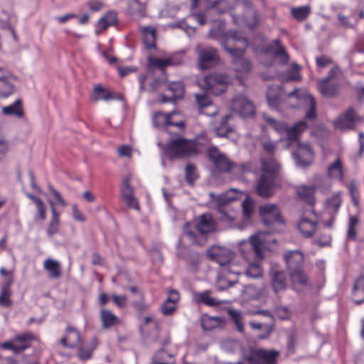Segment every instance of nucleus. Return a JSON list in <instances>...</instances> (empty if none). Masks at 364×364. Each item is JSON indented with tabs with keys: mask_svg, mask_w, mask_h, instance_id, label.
<instances>
[{
	"mask_svg": "<svg viewBox=\"0 0 364 364\" xmlns=\"http://www.w3.org/2000/svg\"><path fill=\"white\" fill-rule=\"evenodd\" d=\"M260 168L262 173L257 182L256 191L259 196L269 198L275 193L282 165L272 156H269L260 159Z\"/></svg>",
	"mask_w": 364,
	"mask_h": 364,
	"instance_id": "nucleus-1",
	"label": "nucleus"
},
{
	"mask_svg": "<svg viewBox=\"0 0 364 364\" xmlns=\"http://www.w3.org/2000/svg\"><path fill=\"white\" fill-rule=\"evenodd\" d=\"M208 257L217 262L223 274H235L236 276L242 274L240 264L233 259V252L225 247L213 245L207 250Z\"/></svg>",
	"mask_w": 364,
	"mask_h": 364,
	"instance_id": "nucleus-2",
	"label": "nucleus"
},
{
	"mask_svg": "<svg viewBox=\"0 0 364 364\" xmlns=\"http://www.w3.org/2000/svg\"><path fill=\"white\" fill-rule=\"evenodd\" d=\"M215 223L210 214H203L196 225L195 230L188 229V224L183 227V234L193 245L202 246L206 240L205 235L215 230Z\"/></svg>",
	"mask_w": 364,
	"mask_h": 364,
	"instance_id": "nucleus-3",
	"label": "nucleus"
},
{
	"mask_svg": "<svg viewBox=\"0 0 364 364\" xmlns=\"http://www.w3.org/2000/svg\"><path fill=\"white\" fill-rule=\"evenodd\" d=\"M264 119L278 134L286 136V139L289 142L288 145L291 144L293 141H297L300 138L301 134L308 127L307 123L305 121H299L292 127H289L287 122L277 121L265 114H264Z\"/></svg>",
	"mask_w": 364,
	"mask_h": 364,
	"instance_id": "nucleus-4",
	"label": "nucleus"
},
{
	"mask_svg": "<svg viewBox=\"0 0 364 364\" xmlns=\"http://www.w3.org/2000/svg\"><path fill=\"white\" fill-rule=\"evenodd\" d=\"M248 46L247 39L238 31L230 30L225 32L221 39V47L231 56H236L245 53Z\"/></svg>",
	"mask_w": 364,
	"mask_h": 364,
	"instance_id": "nucleus-5",
	"label": "nucleus"
},
{
	"mask_svg": "<svg viewBox=\"0 0 364 364\" xmlns=\"http://www.w3.org/2000/svg\"><path fill=\"white\" fill-rule=\"evenodd\" d=\"M165 151L171 156L184 158L196 154L198 147L194 140L178 137L168 143Z\"/></svg>",
	"mask_w": 364,
	"mask_h": 364,
	"instance_id": "nucleus-6",
	"label": "nucleus"
},
{
	"mask_svg": "<svg viewBox=\"0 0 364 364\" xmlns=\"http://www.w3.org/2000/svg\"><path fill=\"white\" fill-rule=\"evenodd\" d=\"M230 83V77L222 73H211L204 78V87L206 92L216 96L225 92Z\"/></svg>",
	"mask_w": 364,
	"mask_h": 364,
	"instance_id": "nucleus-7",
	"label": "nucleus"
},
{
	"mask_svg": "<svg viewBox=\"0 0 364 364\" xmlns=\"http://www.w3.org/2000/svg\"><path fill=\"white\" fill-rule=\"evenodd\" d=\"M267 234L265 232H259L250 237L249 241H242L240 243V249L244 257H246V252L243 247L250 246L251 250L254 252L255 256L262 259L264 257L263 251L267 248Z\"/></svg>",
	"mask_w": 364,
	"mask_h": 364,
	"instance_id": "nucleus-8",
	"label": "nucleus"
},
{
	"mask_svg": "<svg viewBox=\"0 0 364 364\" xmlns=\"http://www.w3.org/2000/svg\"><path fill=\"white\" fill-rule=\"evenodd\" d=\"M296 144V149L292 153V157L298 167L306 168L310 166L313 161L314 152L309 143H302L299 141H293Z\"/></svg>",
	"mask_w": 364,
	"mask_h": 364,
	"instance_id": "nucleus-9",
	"label": "nucleus"
},
{
	"mask_svg": "<svg viewBox=\"0 0 364 364\" xmlns=\"http://www.w3.org/2000/svg\"><path fill=\"white\" fill-rule=\"evenodd\" d=\"M34 339L35 336L32 333H24L16 336L11 341L2 343L1 347L14 353H20L30 348L31 341Z\"/></svg>",
	"mask_w": 364,
	"mask_h": 364,
	"instance_id": "nucleus-10",
	"label": "nucleus"
},
{
	"mask_svg": "<svg viewBox=\"0 0 364 364\" xmlns=\"http://www.w3.org/2000/svg\"><path fill=\"white\" fill-rule=\"evenodd\" d=\"M279 355L277 350L257 348L252 350L247 359L255 364H276Z\"/></svg>",
	"mask_w": 364,
	"mask_h": 364,
	"instance_id": "nucleus-11",
	"label": "nucleus"
},
{
	"mask_svg": "<svg viewBox=\"0 0 364 364\" xmlns=\"http://www.w3.org/2000/svg\"><path fill=\"white\" fill-rule=\"evenodd\" d=\"M232 111L241 117H250L255 114V106L245 95H237L232 100Z\"/></svg>",
	"mask_w": 364,
	"mask_h": 364,
	"instance_id": "nucleus-12",
	"label": "nucleus"
},
{
	"mask_svg": "<svg viewBox=\"0 0 364 364\" xmlns=\"http://www.w3.org/2000/svg\"><path fill=\"white\" fill-rule=\"evenodd\" d=\"M198 67L200 70H206L216 65L220 58L218 50L210 46L198 48Z\"/></svg>",
	"mask_w": 364,
	"mask_h": 364,
	"instance_id": "nucleus-13",
	"label": "nucleus"
},
{
	"mask_svg": "<svg viewBox=\"0 0 364 364\" xmlns=\"http://www.w3.org/2000/svg\"><path fill=\"white\" fill-rule=\"evenodd\" d=\"M336 75V70L332 68L329 70L328 76L318 80V90L323 96L328 98H333L338 95L339 85L338 83L331 82Z\"/></svg>",
	"mask_w": 364,
	"mask_h": 364,
	"instance_id": "nucleus-14",
	"label": "nucleus"
},
{
	"mask_svg": "<svg viewBox=\"0 0 364 364\" xmlns=\"http://www.w3.org/2000/svg\"><path fill=\"white\" fill-rule=\"evenodd\" d=\"M176 114L173 112L164 114L161 112L155 113L152 118L154 127L160 129H166L168 126H174L180 129L185 128V122L183 120L176 121L173 117Z\"/></svg>",
	"mask_w": 364,
	"mask_h": 364,
	"instance_id": "nucleus-15",
	"label": "nucleus"
},
{
	"mask_svg": "<svg viewBox=\"0 0 364 364\" xmlns=\"http://www.w3.org/2000/svg\"><path fill=\"white\" fill-rule=\"evenodd\" d=\"M259 215L264 224L267 226L271 225L274 223H283L281 218V213L277 205L267 203L261 205L259 209Z\"/></svg>",
	"mask_w": 364,
	"mask_h": 364,
	"instance_id": "nucleus-16",
	"label": "nucleus"
},
{
	"mask_svg": "<svg viewBox=\"0 0 364 364\" xmlns=\"http://www.w3.org/2000/svg\"><path fill=\"white\" fill-rule=\"evenodd\" d=\"M233 200V198H228L226 195L220 196L218 198L216 208L220 215V220L230 223L235 220V213L230 210V207L228 205V203Z\"/></svg>",
	"mask_w": 364,
	"mask_h": 364,
	"instance_id": "nucleus-17",
	"label": "nucleus"
},
{
	"mask_svg": "<svg viewBox=\"0 0 364 364\" xmlns=\"http://www.w3.org/2000/svg\"><path fill=\"white\" fill-rule=\"evenodd\" d=\"M283 257L287 271L304 267V256L300 250H285Z\"/></svg>",
	"mask_w": 364,
	"mask_h": 364,
	"instance_id": "nucleus-18",
	"label": "nucleus"
},
{
	"mask_svg": "<svg viewBox=\"0 0 364 364\" xmlns=\"http://www.w3.org/2000/svg\"><path fill=\"white\" fill-rule=\"evenodd\" d=\"M121 196L127 207L134 210H139V205L134 195V188L131 186L129 177L123 179L121 186Z\"/></svg>",
	"mask_w": 364,
	"mask_h": 364,
	"instance_id": "nucleus-19",
	"label": "nucleus"
},
{
	"mask_svg": "<svg viewBox=\"0 0 364 364\" xmlns=\"http://www.w3.org/2000/svg\"><path fill=\"white\" fill-rule=\"evenodd\" d=\"M356 124V114L353 108H349L347 112L338 118L334 122L335 127L341 131L353 129Z\"/></svg>",
	"mask_w": 364,
	"mask_h": 364,
	"instance_id": "nucleus-20",
	"label": "nucleus"
},
{
	"mask_svg": "<svg viewBox=\"0 0 364 364\" xmlns=\"http://www.w3.org/2000/svg\"><path fill=\"white\" fill-rule=\"evenodd\" d=\"M299 90L295 89L288 94V97H296L302 100L306 103L309 105V107L305 114V117L307 119H314L316 117V102L315 98L311 95L305 94L302 97L299 95Z\"/></svg>",
	"mask_w": 364,
	"mask_h": 364,
	"instance_id": "nucleus-21",
	"label": "nucleus"
},
{
	"mask_svg": "<svg viewBox=\"0 0 364 364\" xmlns=\"http://www.w3.org/2000/svg\"><path fill=\"white\" fill-rule=\"evenodd\" d=\"M167 91L171 93L170 95L166 97L165 95H162L161 102L163 103L168 102H175L178 99L183 97L184 92L183 84L180 81L171 82L168 85Z\"/></svg>",
	"mask_w": 364,
	"mask_h": 364,
	"instance_id": "nucleus-22",
	"label": "nucleus"
},
{
	"mask_svg": "<svg viewBox=\"0 0 364 364\" xmlns=\"http://www.w3.org/2000/svg\"><path fill=\"white\" fill-rule=\"evenodd\" d=\"M81 343L79 331L74 327L68 326L66 335L60 340V343L68 348H75Z\"/></svg>",
	"mask_w": 364,
	"mask_h": 364,
	"instance_id": "nucleus-23",
	"label": "nucleus"
},
{
	"mask_svg": "<svg viewBox=\"0 0 364 364\" xmlns=\"http://www.w3.org/2000/svg\"><path fill=\"white\" fill-rule=\"evenodd\" d=\"M182 59L176 55H173L166 58H157L149 57L148 58L149 65L163 70L168 66L178 65L182 63Z\"/></svg>",
	"mask_w": 364,
	"mask_h": 364,
	"instance_id": "nucleus-24",
	"label": "nucleus"
},
{
	"mask_svg": "<svg viewBox=\"0 0 364 364\" xmlns=\"http://www.w3.org/2000/svg\"><path fill=\"white\" fill-rule=\"evenodd\" d=\"M271 284L275 293L283 291L287 288V277L284 271L272 270L270 272Z\"/></svg>",
	"mask_w": 364,
	"mask_h": 364,
	"instance_id": "nucleus-25",
	"label": "nucleus"
},
{
	"mask_svg": "<svg viewBox=\"0 0 364 364\" xmlns=\"http://www.w3.org/2000/svg\"><path fill=\"white\" fill-rule=\"evenodd\" d=\"M266 51L268 53L273 54L274 57L279 58L282 63H287L289 60V55L279 39L274 40L273 44L269 45L266 48Z\"/></svg>",
	"mask_w": 364,
	"mask_h": 364,
	"instance_id": "nucleus-26",
	"label": "nucleus"
},
{
	"mask_svg": "<svg viewBox=\"0 0 364 364\" xmlns=\"http://www.w3.org/2000/svg\"><path fill=\"white\" fill-rule=\"evenodd\" d=\"M179 294L174 289L168 291V296L161 306L164 315H171L176 310V304L179 300Z\"/></svg>",
	"mask_w": 364,
	"mask_h": 364,
	"instance_id": "nucleus-27",
	"label": "nucleus"
},
{
	"mask_svg": "<svg viewBox=\"0 0 364 364\" xmlns=\"http://www.w3.org/2000/svg\"><path fill=\"white\" fill-rule=\"evenodd\" d=\"M210 295L211 291L209 290L201 292H194L193 294V299L196 303L203 304L208 306H216L223 303L222 301L217 300Z\"/></svg>",
	"mask_w": 364,
	"mask_h": 364,
	"instance_id": "nucleus-28",
	"label": "nucleus"
},
{
	"mask_svg": "<svg viewBox=\"0 0 364 364\" xmlns=\"http://www.w3.org/2000/svg\"><path fill=\"white\" fill-rule=\"evenodd\" d=\"M92 97L95 101H108L122 99V96L119 94L109 92L100 85L95 86Z\"/></svg>",
	"mask_w": 364,
	"mask_h": 364,
	"instance_id": "nucleus-29",
	"label": "nucleus"
},
{
	"mask_svg": "<svg viewBox=\"0 0 364 364\" xmlns=\"http://www.w3.org/2000/svg\"><path fill=\"white\" fill-rule=\"evenodd\" d=\"M11 74L6 68H0V97L6 98L14 92V86L6 80L10 77Z\"/></svg>",
	"mask_w": 364,
	"mask_h": 364,
	"instance_id": "nucleus-30",
	"label": "nucleus"
},
{
	"mask_svg": "<svg viewBox=\"0 0 364 364\" xmlns=\"http://www.w3.org/2000/svg\"><path fill=\"white\" fill-rule=\"evenodd\" d=\"M142 39L146 49L156 48V29L152 26H145L141 28Z\"/></svg>",
	"mask_w": 364,
	"mask_h": 364,
	"instance_id": "nucleus-31",
	"label": "nucleus"
},
{
	"mask_svg": "<svg viewBox=\"0 0 364 364\" xmlns=\"http://www.w3.org/2000/svg\"><path fill=\"white\" fill-rule=\"evenodd\" d=\"M49 205L51 208L52 218L48 225L46 233L48 236L50 237L59 232L60 225V213L57 212L55 208V203L53 200H48Z\"/></svg>",
	"mask_w": 364,
	"mask_h": 364,
	"instance_id": "nucleus-32",
	"label": "nucleus"
},
{
	"mask_svg": "<svg viewBox=\"0 0 364 364\" xmlns=\"http://www.w3.org/2000/svg\"><path fill=\"white\" fill-rule=\"evenodd\" d=\"M318 224L316 221L309 220L305 217L301 218L298 223V229L306 237H310L316 232Z\"/></svg>",
	"mask_w": 364,
	"mask_h": 364,
	"instance_id": "nucleus-33",
	"label": "nucleus"
},
{
	"mask_svg": "<svg viewBox=\"0 0 364 364\" xmlns=\"http://www.w3.org/2000/svg\"><path fill=\"white\" fill-rule=\"evenodd\" d=\"M327 176L331 179H338L341 181H343V164L340 159H337L333 163L328 166Z\"/></svg>",
	"mask_w": 364,
	"mask_h": 364,
	"instance_id": "nucleus-34",
	"label": "nucleus"
},
{
	"mask_svg": "<svg viewBox=\"0 0 364 364\" xmlns=\"http://www.w3.org/2000/svg\"><path fill=\"white\" fill-rule=\"evenodd\" d=\"M354 302L360 304L364 301V275L360 276L353 287Z\"/></svg>",
	"mask_w": 364,
	"mask_h": 364,
	"instance_id": "nucleus-35",
	"label": "nucleus"
},
{
	"mask_svg": "<svg viewBox=\"0 0 364 364\" xmlns=\"http://www.w3.org/2000/svg\"><path fill=\"white\" fill-rule=\"evenodd\" d=\"M44 269L48 272L49 277L52 279H58L60 275V264L59 262L52 259H47L43 263Z\"/></svg>",
	"mask_w": 364,
	"mask_h": 364,
	"instance_id": "nucleus-36",
	"label": "nucleus"
},
{
	"mask_svg": "<svg viewBox=\"0 0 364 364\" xmlns=\"http://www.w3.org/2000/svg\"><path fill=\"white\" fill-rule=\"evenodd\" d=\"M231 117L230 114H226L221 119L220 125L214 129L218 136L227 137L233 131V128L228 124V121Z\"/></svg>",
	"mask_w": 364,
	"mask_h": 364,
	"instance_id": "nucleus-37",
	"label": "nucleus"
},
{
	"mask_svg": "<svg viewBox=\"0 0 364 364\" xmlns=\"http://www.w3.org/2000/svg\"><path fill=\"white\" fill-rule=\"evenodd\" d=\"M117 22V14L114 11L107 12L103 17L99 19L97 28L101 31L106 30L109 26L115 25Z\"/></svg>",
	"mask_w": 364,
	"mask_h": 364,
	"instance_id": "nucleus-38",
	"label": "nucleus"
},
{
	"mask_svg": "<svg viewBox=\"0 0 364 364\" xmlns=\"http://www.w3.org/2000/svg\"><path fill=\"white\" fill-rule=\"evenodd\" d=\"M243 55L244 54L238 56H232L233 58L232 63L234 65V69L236 72L247 73L250 71L252 68L249 60L245 58Z\"/></svg>",
	"mask_w": 364,
	"mask_h": 364,
	"instance_id": "nucleus-39",
	"label": "nucleus"
},
{
	"mask_svg": "<svg viewBox=\"0 0 364 364\" xmlns=\"http://www.w3.org/2000/svg\"><path fill=\"white\" fill-rule=\"evenodd\" d=\"M100 318L104 328H109L119 323V318L108 309H102Z\"/></svg>",
	"mask_w": 364,
	"mask_h": 364,
	"instance_id": "nucleus-40",
	"label": "nucleus"
},
{
	"mask_svg": "<svg viewBox=\"0 0 364 364\" xmlns=\"http://www.w3.org/2000/svg\"><path fill=\"white\" fill-rule=\"evenodd\" d=\"M235 274H223L219 270V275L217 280V289L218 291H223L237 282V279H232L230 277Z\"/></svg>",
	"mask_w": 364,
	"mask_h": 364,
	"instance_id": "nucleus-41",
	"label": "nucleus"
},
{
	"mask_svg": "<svg viewBox=\"0 0 364 364\" xmlns=\"http://www.w3.org/2000/svg\"><path fill=\"white\" fill-rule=\"evenodd\" d=\"M2 112L5 115H14L18 118H21L23 116V112L21 108V100H16L13 104L4 107Z\"/></svg>",
	"mask_w": 364,
	"mask_h": 364,
	"instance_id": "nucleus-42",
	"label": "nucleus"
},
{
	"mask_svg": "<svg viewBox=\"0 0 364 364\" xmlns=\"http://www.w3.org/2000/svg\"><path fill=\"white\" fill-rule=\"evenodd\" d=\"M291 282L294 284L306 285L308 277L304 271V267L287 271Z\"/></svg>",
	"mask_w": 364,
	"mask_h": 364,
	"instance_id": "nucleus-43",
	"label": "nucleus"
},
{
	"mask_svg": "<svg viewBox=\"0 0 364 364\" xmlns=\"http://www.w3.org/2000/svg\"><path fill=\"white\" fill-rule=\"evenodd\" d=\"M221 321L220 317L204 316L201 320V326L205 331H211L220 326Z\"/></svg>",
	"mask_w": 364,
	"mask_h": 364,
	"instance_id": "nucleus-44",
	"label": "nucleus"
},
{
	"mask_svg": "<svg viewBox=\"0 0 364 364\" xmlns=\"http://www.w3.org/2000/svg\"><path fill=\"white\" fill-rule=\"evenodd\" d=\"M314 188L312 186H301L297 188L299 196L311 205L314 203Z\"/></svg>",
	"mask_w": 364,
	"mask_h": 364,
	"instance_id": "nucleus-45",
	"label": "nucleus"
},
{
	"mask_svg": "<svg viewBox=\"0 0 364 364\" xmlns=\"http://www.w3.org/2000/svg\"><path fill=\"white\" fill-rule=\"evenodd\" d=\"M156 357L159 362L162 363V364H174L176 361L174 355L172 353L166 352L164 349L158 350L152 357L151 361H154Z\"/></svg>",
	"mask_w": 364,
	"mask_h": 364,
	"instance_id": "nucleus-46",
	"label": "nucleus"
},
{
	"mask_svg": "<svg viewBox=\"0 0 364 364\" xmlns=\"http://www.w3.org/2000/svg\"><path fill=\"white\" fill-rule=\"evenodd\" d=\"M241 269H242V267ZM242 273L248 277L257 279L262 276V269L259 264L250 263L244 272L242 270Z\"/></svg>",
	"mask_w": 364,
	"mask_h": 364,
	"instance_id": "nucleus-47",
	"label": "nucleus"
},
{
	"mask_svg": "<svg viewBox=\"0 0 364 364\" xmlns=\"http://www.w3.org/2000/svg\"><path fill=\"white\" fill-rule=\"evenodd\" d=\"M311 12V8L309 6H304L300 7H294L291 10V15L297 20V21H304L305 20Z\"/></svg>",
	"mask_w": 364,
	"mask_h": 364,
	"instance_id": "nucleus-48",
	"label": "nucleus"
},
{
	"mask_svg": "<svg viewBox=\"0 0 364 364\" xmlns=\"http://www.w3.org/2000/svg\"><path fill=\"white\" fill-rule=\"evenodd\" d=\"M228 314L236 326L237 331L240 333H243L244 322L242 313L237 310L230 309L229 310Z\"/></svg>",
	"mask_w": 364,
	"mask_h": 364,
	"instance_id": "nucleus-49",
	"label": "nucleus"
},
{
	"mask_svg": "<svg viewBox=\"0 0 364 364\" xmlns=\"http://www.w3.org/2000/svg\"><path fill=\"white\" fill-rule=\"evenodd\" d=\"M213 164L221 171L230 173L233 170L234 164H232L225 155H223Z\"/></svg>",
	"mask_w": 364,
	"mask_h": 364,
	"instance_id": "nucleus-50",
	"label": "nucleus"
},
{
	"mask_svg": "<svg viewBox=\"0 0 364 364\" xmlns=\"http://www.w3.org/2000/svg\"><path fill=\"white\" fill-rule=\"evenodd\" d=\"M278 141H273L268 137L263 138L261 141L262 149L269 156H272L277 148Z\"/></svg>",
	"mask_w": 364,
	"mask_h": 364,
	"instance_id": "nucleus-51",
	"label": "nucleus"
},
{
	"mask_svg": "<svg viewBox=\"0 0 364 364\" xmlns=\"http://www.w3.org/2000/svg\"><path fill=\"white\" fill-rule=\"evenodd\" d=\"M11 290L0 289V306L4 308H11L13 301L11 299Z\"/></svg>",
	"mask_w": 364,
	"mask_h": 364,
	"instance_id": "nucleus-52",
	"label": "nucleus"
},
{
	"mask_svg": "<svg viewBox=\"0 0 364 364\" xmlns=\"http://www.w3.org/2000/svg\"><path fill=\"white\" fill-rule=\"evenodd\" d=\"M185 171L186 181L188 184L193 185L194 181L198 178V173L196 166L193 164H187Z\"/></svg>",
	"mask_w": 364,
	"mask_h": 364,
	"instance_id": "nucleus-53",
	"label": "nucleus"
},
{
	"mask_svg": "<svg viewBox=\"0 0 364 364\" xmlns=\"http://www.w3.org/2000/svg\"><path fill=\"white\" fill-rule=\"evenodd\" d=\"M129 9L133 14H138L142 16L145 14V5L139 0H131L129 2Z\"/></svg>",
	"mask_w": 364,
	"mask_h": 364,
	"instance_id": "nucleus-54",
	"label": "nucleus"
},
{
	"mask_svg": "<svg viewBox=\"0 0 364 364\" xmlns=\"http://www.w3.org/2000/svg\"><path fill=\"white\" fill-rule=\"evenodd\" d=\"M250 326L252 329H256V330L264 329L265 330V333L259 336V338L261 339H265V338H268L272 333V328L268 325H264L260 323H257V322L252 321V322L250 323Z\"/></svg>",
	"mask_w": 364,
	"mask_h": 364,
	"instance_id": "nucleus-55",
	"label": "nucleus"
},
{
	"mask_svg": "<svg viewBox=\"0 0 364 364\" xmlns=\"http://www.w3.org/2000/svg\"><path fill=\"white\" fill-rule=\"evenodd\" d=\"M196 102L198 105L199 112L203 113V109L212 105L211 101L205 95H196Z\"/></svg>",
	"mask_w": 364,
	"mask_h": 364,
	"instance_id": "nucleus-56",
	"label": "nucleus"
},
{
	"mask_svg": "<svg viewBox=\"0 0 364 364\" xmlns=\"http://www.w3.org/2000/svg\"><path fill=\"white\" fill-rule=\"evenodd\" d=\"M48 189L50 193L53 196V197L56 199L58 204L62 205L63 207H65L67 205V203L62 197L61 194L54 188V187L50 184H48Z\"/></svg>",
	"mask_w": 364,
	"mask_h": 364,
	"instance_id": "nucleus-57",
	"label": "nucleus"
},
{
	"mask_svg": "<svg viewBox=\"0 0 364 364\" xmlns=\"http://www.w3.org/2000/svg\"><path fill=\"white\" fill-rule=\"evenodd\" d=\"M267 100L269 106L273 109H277L279 104V97L277 95H272V89L269 88L267 92Z\"/></svg>",
	"mask_w": 364,
	"mask_h": 364,
	"instance_id": "nucleus-58",
	"label": "nucleus"
},
{
	"mask_svg": "<svg viewBox=\"0 0 364 364\" xmlns=\"http://www.w3.org/2000/svg\"><path fill=\"white\" fill-rule=\"evenodd\" d=\"M299 65L297 64H294L291 68L287 73V79L289 80H300L301 75L299 71Z\"/></svg>",
	"mask_w": 364,
	"mask_h": 364,
	"instance_id": "nucleus-59",
	"label": "nucleus"
},
{
	"mask_svg": "<svg viewBox=\"0 0 364 364\" xmlns=\"http://www.w3.org/2000/svg\"><path fill=\"white\" fill-rule=\"evenodd\" d=\"M232 171H238L241 173H248L251 172L252 171V166L251 163L247 162V163H242L240 164H235L233 165V170Z\"/></svg>",
	"mask_w": 364,
	"mask_h": 364,
	"instance_id": "nucleus-60",
	"label": "nucleus"
},
{
	"mask_svg": "<svg viewBox=\"0 0 364 364\" xmlns=\"http://www.w3.org/2000/svg\"><path fill=\"white\" fill-rule=\"evenodd\" d=\"M208 155L210 160L214 163L224 154L220 152L215 146H210L208 149Z\"/></svg>",
	"mask_w": 364,
	"mask_h": 364,
	"instance_id": "nucleus-61",
	"label": "nucleus"
},
{
	"mask_svg": "<svg viewBox=\"0 0 364 364\" xmlns=\"http://www.w3.org/2000/svg\"><path fill=\"white\" fill-rule=\"evenodd\" d=\"M87 5L89 9L93 12L100 11L104 6L103 2L100 0H89L87 2Z\"/></svg>",
	"mask_w": 364,
	"mask_h": 364,
	"instance_id": "nucleus-62",
	"label": "nucleus"
},
{
	"mask_svg": "<svg viewBox=\"0 0 364 364\" xmlns=\"http://www.w3.org/2000/svg\"><path fill=\"white\" fill-rule=\"evenodd\" d=\"M242 206L244 217L250 218L252 214V203L248 200H245Z\"/></svg>",
	"mask_w": 364,
	"mask_h": 364,
	"instance_id": "nucleus-63",
	"label": "nucleus"
},
{
	"mask_svg": "<svg viewBox=\"0 0 364 364\" xmlns=\"http://www.w3.org/2000/svg\"><path fill=\"white\" fill-rule=\"evenodd\" d=\"M225 34L220 28H214L209 31L208 36L210 38L219 41L221 43L222 36Z\"/></svg>",
	"mask_w": 364,
	"mask_h": 364,
	"instance_id": "nucleus-64",
	"label": "nucleus"
}]
</instances>
